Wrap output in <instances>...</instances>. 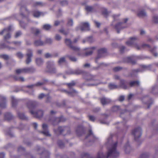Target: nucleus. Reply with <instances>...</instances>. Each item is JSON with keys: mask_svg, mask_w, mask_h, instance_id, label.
Wrapping results in <instances>:
<instances>
[{"mask_svg": "<svg viewBox=\"0 0 158 158\" xmlns=\"http://www.w3.org/2000/svg\"><path fill=\"white\" fill-rule=\"evenodd\" d=\"M138 40V38L135 36L133 37L130 38L129 40L126 42L127 44L129 46H133L138 50L141 49L142 48L146 47L149 48L150 46L148 44H143L141 46H139L135 43V41Z\"/></svg>", "mask_w": 158, "mask_h": 158, "instance_id": "obj_1", "label": "nucleus"}, {"mask_svg": "<svg viewBox=\"0 0 158 158\" xmlns=\"http://www.w3.org/2000/svg\"><path fill=\"white\" fill-rule=\"evenodd\" d=\"M35 70V69L33 67L27 68L18 69L15 70V73L17 74L23 73H27L33 72Z\"/></svg>", "mask_w": 158, "mask_h": 158, "instance_id": "obj_2", "label": "nucleus"}, {"mask_svg": "<svg viewBox=\"0 0 158 158\" xmlns=\"http://www.w3.org/2000/svg\"><path fill=\"white\" fill-rule=\"evenodd\" d=\"M128 20L127 19H125L124 20V22L118 23L115 26L118 33H119V31L127 27L126 23Z\"/></svg>", "mask_w": 158, "mask_h": 158, "instance_id": "obj_3", "label": "nucleus"}, {"mask_svg": "<svg viewBox=\"0 0 158 158\" xmlns=\"http://www.w3.org/2000/svg\"><path fill=\"white\" fill-rule=\"evenodd\" d=\"M132 134L134 137L135 140H137V139L139 138L142 134L141 129L139 127L134 129L132 131Z\"/></svg>", "mask_w": 158, "mask_h": 158, "instance_id": "obj_4", "label": "nucleus"}, {"mask_svg": "<svg viewBox=\"0 0 158 158\" xmlns=\"http://www.w3.org/2000/svg\"><path fill=\"white\" fill-rule=\"evenodd\" d=\"M47 68L48 69L49 72L51 73H55L56 72V69L54 66V64L53 61H49L47 63Z\"/></svg>", "mask_w": 158, "mask_h": 158, "instance_id": "obj_5", "label": "nucleus"}, {"mask_svg": "<svg viewBox=\"0 0 158 158\" xmlns=\"http://www.w3.org/2000/svg\"><path fill=\"white\" fill-rule=\"evenodd\" d=\"M79 29L81 31H85L89 30V25L88 23H82L77 27V30Z\"/></svg>", "mask_w": 158, "mask_h": 158, "instance_id": "obj_6", "label": "nucleus"}, {"mask_svg": "<svg viewBox=\"0 0 158 158\" xmlns=\"http://www.w3.org/2000/svg\"><path fill=\"white\" fill-rule=\"evenodd\" d=\"M65 42L66 44L71 49L75 51H78L79 50L80 48L78 47L73 46L71 40L69 39H65Z\"/></svg>", "mask_w": 158, "mask_h": 158, "instance_id": "obj_7", "label": "nucleus"}, {"mask_svg": "<svg viewBox=\"0 0 158 158\" xmlns=\"http://www.w3.org/2000/svg\"><path fill=\"white\" fill-rule=\"evenodd\" d=\"M30 112L34 116L38 118L42 117L44 114L43 111L41 109H38L35 112H34L32 110H30Z\"/></svg>", "mask_w": 158, "mask_h": 158, "instance_id": "obj_8", "label": "nucleus"}, {"mask_svg": "<svg viewBox=\"0 0 158 158\" xmlns=\"http://www.w3.org/2000/svg\"><path fill=\"white\" fill-rule=\"evenodd\" d=\"M11 26H10L7 28H6L4 29L1 33V34H2L4 33H7V35L5 36L4 39L6 40L10 39V38L11 36L9 32L11 30Z\"/></svg>", "mask_w": 158, "mask_h": 158, "instance_id": "obj_9", "label": "nucleus"}, {"mask_svg": "<svg viewBox=\"0 0 158 158\" xmlns=\"http://www.w3.org/2000/svg\"><path fill=\"white\" fill-rule=\"evenodd\" d=\"M27 58L26 60L27 64H29L31 61V58L32 56V51L31 49H28L27 53Z\"/></svg>", "mask_w": 158, "mask_h": 158, "instance_id": "obj_10", "label": "nucleus"}, {"mask_svg": "<svg viewBox=\"0 0 158 158\" xmlns=\"http://www.w3.org/2000/svg\"><path fill=\"white\" fill-rule=\"evenodd\" d=\"M42 128L43 131L41 132L46 136H50L51 135L48 130L47 125L45 124H43L42 125Z\"/></svg>", "mask_w": 158, "mask_h": 158, "instance_id": "obj_11", "label": "nucleus"}, {"mask_svg": "<svg viewBox=\"0 0 158 158\" xmlns=\"http://www.w3.org/2000/svg\"><path fill=\"white\" fill-rule=\"evenodd\" d=\"M151 65H149L148 66H146L145 65H142L141 66V68L142 69H135L132 70V72L133 73H136L139 72H142L144 71H145L149 69L150 68Z\"/></svg>", "mask_w": 158, "mask_h": 158, "instance_id": "obj_12", "label": "nucleus"}, {"mask_svg": "<svg viewBox=\"0 0 158 158\" xmlns=\"http://www.w3.org/2000/svg\"><path fill=\"white\" fill-rule=\"evenodd\" d=\"M106 52V50L105 48H101L98 50V56L96 59L103 56V55Z\"/></svg>", "mask_w": 158, "mask_h": 158, "instance_id": "obj_13", "label": "nucleus"}, {"mask_svg": "<svg viewBox=\"0 0 158 158\" xmlns=\"http://www.w3.org/2000/svg\"><path fill=\"white\" fill-rule=\"evenodd\" d=\"M82 71L79 69H77L76 70H73L70 69L69 71L66 72V73L68 74H79L82 73Z\"/></svg>", "mask_w": 158, "mask_h": 158, "instance_id": "obj_14", "label": "nucleus"}, {"mask_svg": "<svg viewBox=\"0 0 158 158\" xmlns=\"http://www.w3.org/2000/svg\"><path fill=\"white\" fill-rule=\"evenodd\" d=\"M6 98L4 97L0 96V107L2 108H4L6 107L5 103Z\"/></svg>", "mask_w": 158, "mask_h": 158, "instance_id": "obj_15", "label": "nucleus"}, {"mask_svg": "<svg viewBox=\"0 0 158 158\" xmlns=\"http://www.w3.org/2000/svg\"><path fill=\"white\" fill-rule=\"evenodd\" d=\"M35 103L36 102L34 101L29 100L27 103V106L29 109H31L34 107Z\"/></svg>", "mask_w": 158, "mask_h": 158, "instance_id": "obj_16", "label": "nucleus"}, {"mask_svg": "<svg viewBox=\"0 0 158 158\" xmlns=\"http://www.w3.org/2000/svg\"><path fill=\"white\" fill-rule=\"evenodd\" d=\"M100 101L102 104L104 105L109 103L111 102V101L109 99L102 98L100 99Z\"/></svg>", "mask_w": 158, "mask_h": 158, "instance_id": "obj_17", "label": "nucleus"}, {"mask_svg": "<svg viewBox=\"0 0 158 158\" xmlns=\"http://www.w3.org/2000/svg\"><path fill=\"white\" fill-rule=\"evenodd\" d=\"M44 43L40 39L36 40L34 41V44L35 46H41L44 45Z\"/></svg>", "mask_w": 158, "mask_h": 158, "instance_id": "obj_18", "label": "nucleus"}, {"mask_svg": "<svg viewBox=\"0 0 158 158\" xmlns=\"http://www.w3.org/2000/svg\"><path fill=\"white\" fill-rule=\"evenodd\" d=\"M137 15L140 17H143L146 16L147 14L144 10H139L138 11Z\"/></svg>", "mask_w": 158, "mask_h": 158, "instance_id": "obj_19", "label": "nucleus"}, {"mask_svg": "<svg viewBox=\"0 0 158 158\" xmlns=\"http://www.w3.org/2000/svg\"><path fill=\"white\" fill-rule=\"evenodd\" d=\"M35 62L38 66H40L43 64L44 60L41 58H37L35 59Z\"/></svg>", "mask_w": 158, "mask_h": 158, "instance_id": "obj_20", "label": "nucleus"}, {"mask_svg": "<svg viewBox=\"0 0 158 158\" xmlns=\"http://www.w3.org/2000/svg\"><path fill=\"white\" fill-rule=\"evenodd\" d=\"M120 86L124 89H126L128 88V87L126 85V82L123 80L120 81Z\"/></svg>", "mask_w": 158, "mask_h": 158, "instance_id": "obj_21", "label": "nucleus"}, {"mask_svg": "<svg viewBox=\"0 0 158 158\" xmlns=\"http://www.w3.org/2000/svg\"><path fill=\"white\" fill-rule=\"evenodd\" d=\"M129 85L131 87L135 86H139V82L138 81H133L129 83Z\"/></svg>", "mask_w": 158, "mask_h": 158, "instance_id": "obj_22", "label": "nucleus"}, {"mask_svg": "<svg viewBox=\"0 0 158 158\" xmlns=\"http://www.w3.org/2000/svg\"><path fill=\"white\" fill-rule=\"evenodd\" d=\"M76 132L78 135H80L83 133V129L82 127H78L76 130Z\"/></svg>", "mask_w": 158, "mask_h": 158, "instance_id": "obj_23", "label": "nucleus"}, {"mask_svg": "<svg viewBox=\"0 0 158 158\" xmlns=\"http://www.w3.org/2000/svg\"><path fill=\"white\" fill-rule=\"evenodd\" d=\"M89 52H86L85 55V56H88L91 55L93 53V50L95 49L94 47H92L89 48Z\"/></svg>", "mask_w": 158, "mask_h": 158, "instance_id": "obj_24", "label": "nucleus"}, {"mask_svg": "<svg viewBox=\"0 0 158 158\" xmlns=\"http://www.w3.org/2000/svg\"><path fill=\"white\" fill-rule=\"evenodd\" d=\"M68 129V128L66 127H59L57 131H55V132L57 133L58 131H59L60 134L62 133L64 131L67 130Z\"/></svg>", "mask_w": 158, "mask_h": 158, "instance_id": "obj_25", "label": "nucleus"}, {"mask_svg": "<svg viewBox=\"0 0 158 158\" xmlns=\"http://www.w3.org/2000/svg\"><path fill=\"white\" fill-rule=\"evenodd\" d=\"M5 118L7 120H9L13 118V117L10 113H6L5 115Z\"/></svg>", "mask_w": 158, "mask_h": 158, "instance_id": "obj_26", "label": "nucleus"}, {"mask_svg": "<svg viewBox=\"0 0 158 158\" xmlns=\"http://www.w3.org/2000/svg\"><path fill=\"white\" fill-rule=\"evenodd\" d=\"M12 105L13 107H15L16 105L18 100H16L14 96L11 97Z\"/></svg>", "mask_w": 158, "mask_h": 158, "instance_id": "obj_27", "label": "nucleus"}, {"mask_svg": "<svg viewBox=\"0 0 158 158\" xmlns=\"http://www.w3.org/2000/svg\"><path fill=\"white\" fill-rule=\"evenodd\" d=\"M43 13L38 11H35L33 12V15L35 17H38L42 15Z\"/></svg>", "mask_w": 158, "mask_h": 158, "instance_id": "obj_28", "label": "nucleus"}, {"mask_svg": "<svg viewBox=\"0 0 158 158\" xmlns=\"http://www.w3.org/2000/svg\"><path fill=\"white\" fill-rule=\"evenodd\" d=\"M32 30L33 33L36 35H38L40 32L39 29L36 28H33L32 29Z\"/></svg>", "mask_w": 158, "mask_h": 158, "instance_id": "obj_29", "label": "nucleus"}, {"mask_svg": "<svg viewBox=\"0 0 158 158\" xmlns=\"http://www.w3.org/2000/svg\"><path fill=\"white\" fill-rule=\"evenodd\" d=\"M108 86L109 88L111 89H117L118 88L117 85L112 83H110Z\"/></svg>", "mask_w": 158, "mask_h": 158, "instance_id": "obj_30", "label": "nucleus"}, {"mask_svg": "<svg viewBox=\"0 0 158 158\" xmlns=\"http://www.w3.org/2000/svg\"><path fill=\"white\" fill-rule=\"evenodd\" d=\"M18 115L19 117L21 119L25 120L26 119H27V118L23 113H18Z\"/></svg>", "mask_w": 158, "mask_h": 158, "instance_id": "obj_31", "label": "nucleus"}, {"mask_svg": "<svg viewBox=\"0 0 158 158\" xmlns=\"http://www.w3.org/2000/svg\"><path fill=\"white\" fill-rule=\"evenodd\" d=\"M88 81H91L93 80V77L90 74H88L85 78Z\"/></svg>", "mask_w": 158, "mask_h": 158, "instance_id": "obj_32", "label": "nucleus"}, {"mask_svg": "<svg viewBox=\"0 0 158 158\" xmlns=\"http://www.w3.org/2000/svg\"><path fill=\"white\" fill-rule=\"evenodd\" d=\"M65 120L64 118L63 117L60 118H55V121L57 123L60 122H63Z\"/></svg>", "mask_w": 158, "mask_h": 158, "instance_id": "obj_33", "label": "nucleus"}, {"mask_svg": "<svg viewBox=\"0 0 158 158\" xmlns=\"http://www.w3.org/2000/svg\"><path fill=\"white\" fill-rule=\"evenodd\" d=\"M153 21L155 23H158V15H156L153 16Z\"/></svg>", "mask_w": 158, "mask_h": 158, "instance_id": "obj_34", "label": "nucleus"}, {"mask_svg": "<svg viewBox=\"0 0 158 158\" xmlns=\"http://www.w3.org/2000/svg\"><path fill=\"white\" fill-rule=\"evenodd\" d=\"M1 48H6L9 50H12L15 49V48L12 47H10L8 46H6L5 44H2L1 45Z\"/></svg>", "mask_w": 158, "mask_h": 158, "instance_id": "obj_35", "label": "nucleus"}, {"mask_svg": "<svg viewBox=\"0 0 158 158\" xmlns=\"http://www.w3.org/2000/svg\"><path fill=\"white\" fill-rule=\"evenodd\" d=\"M156 49V47H154L150 49L151 52L153 54L154 56H157L158 55L157 53L155 52Z\"/></svg>", "mask_w": 158, "mask_h": 158, "instance_id": "obj_36", "label": "nucleus"}, {"mask_svg": "<svg viewBox=\"0 0 158 158\" xmlns=\"http://www.w3.org/2000/svg\"><path fill=\"white\" fill-rule=\"evenodd\" d=\"M125 151L126 153H128L130 152L131 148L128 144H127L125 146Z\"/></svg>", "mask_w": 158, "mask_h": 158, "instance_id": "obj_37", "label": "nucleus"}, {"mask_svg": "<svg viewBox=\"0 0 158 158\" xmlns=\"http://www.w3.org/2000/svg\"><path fill=\"white\" fill-rule=\"evenodd\" d=\"M158 91V88L156 86L153 87L152 88V93L156 94Z\"/></svg>", "mask_w": 158, "mask_h": 158, "instance_id": "obj_38", "label": "nucleus"}, {"mask_svg": "<svg viewBox=\"0 0 158 158\" xmlns=\"http://www.w3.org/2000/svg\"><path fill=\"white\" fill-rule=\"evenodd\" d=\"M65 58L64 57L61 58L58 61L59 64H61L65 62Z\"/></svg>", "mask_w": 158, "mask_h": 158, "instance_id": "obj_39", "label": "nucleus"}, {"mask_svg": "<svg viewBox=\"0 0 158 158\" xmlns=\"http://www.w3.org/2000/svg\"><path fill=\"white\" fill-rule=\"evenodd\" d=\"M14 78L16 81H24V78L22 77H14Z\"/></svg>", "mask_w": 158, "mask_h": 158, "instance_id": "obj_40", "label": "nucleus"}, {"mask_svg": "<svg viewBox=\"0 0 158 158\" xmlns=\"http://www.w3.org/2000/svg\"><path fill=\"white\" fill-rule=\"evenodd\" d=\"M51 27V26L48 24H45L43 26V28L46 30H48Z\"/></svg>", "mask_w": 158, "mask_h": 158, "instance_id": "obj_41", "label": "nucleus"}, {"mask_svg": "<svg viewBox=\"0 0 158 158\" xmlns=\"http://www.w3.org/2000/svg\"><path fill=\"white\" fill-rule=\"evenodd\" d=\"M21 11H24V14L26 15L28 13V11L27 9V8L24 6H22L21 8Z\"/></svg>", "mask_w": 158, "mask_h": 158, "instance_id": "obj_42", "label": "nucleus"}, {"mask_svg": "<svg viewBox=\"0 0 158 158\" xmlns=\"http://www.w3.org/2000/svg\"><path fill=\"white\" fill-rule=\"evenodd\" d=\"M119 106H114L112 109V110L114 112L118 111L119 110Z\"/></svg>", "mask_w": 158, "mask_h": 158, "instance_id": "obj_43", "label": "nucleus"}, {"mask_svg": "<svg viewBox=\"0 0 158 158\" xmlns=\"http://www.w3.org/2000/svg\"><path fill=\"white\" fill-rule=\"evenodd\" d=\"M75 83L74 81H72L71 82L67 84L68 87L69 88H71L72 87L75 85Z\"/></svg>", "mask_w": 158, "mask_h": 158, "instance_id": "obj_44", "label": "nucleus"}, {"mask_svg": "<svg viewBox=\"0 0 158 158\" xmlns=\"http://www.w3.org/2000/svg\"><path fill=\"white\" fill-rule=\"evenodd\" d=\"M59 31L65 35H67L69 32L68 31H65L63 29H60Z\"/></svg>", "mask_w": 158, "mask_h": 158, "instance_id": "obj_45", "label": "nucleus"}, {"mask_svg": "<svg viewBox=\"0 0 158 158\" xmlns=\"http://www.w3.org/2000/svg\"><path fill=\"white\" fill-rule=\"evenodd\" d=\"M73 24V22L72 19H68V25L69 26H72Z\"/></svg>", "mask_w": 158, "mask_h": 158, "instance_id": "obj_46", "label": "nucleus"}, {"mask_svg": "<svg viewBox=\"0 0 158 158\" xmlns=\"http://www.w3.org/2000/svg\"><path fill=\"white\" fill-rule=\"evenodd\" d=\"M68 57L69 59L72 61L76 62L77 60V59L74 56H69Z\"/></svg>", "mask_w": 158, "mask_h": 158, "instance_id": "obj_47", "label": "nucleus"}, {"mask_svg": "<svg viewBox=\"0 0 158 158\" xmlns=\"http://www.w3.org/2000/svg\"><path fill=\"white\" fill-rule=\"evenodd\" d=\"M86 10L88 12H90L92 10L93 8L92 7L89 6H86L85 8Z\"/></svg>", "mask_w": 158, "mask_h": 158, "instance_id": "obj_48", "label": "nucleus"}, {"mask_svg": "<svg viewBox=\"0 0 158 158\" xmlns=\"http://www.w3.org/2000/svg\"><path fill=\"white\" fill-rule=\"evenodd\" d=\"M86 40L89 43H92L94 41V39L92 37H89L86 38Z\"/></svg>", "mask_w": 158, "mask_h": 158, "instance_id": "obj_49", "label": "nucleus"}, {"mask_svg": "<svg viewBox=\"0 0 158 158\" xmlns=\"http://www.w3.org/2000/svg\"><path fill=\"white\" fill-rule=\"evenodd\" d=\"M60 4L62 6H64L68 4V2L67 1H63L60 2Z\"/></svg>", "mask_w": 158, "mask_h": 158, "instance_id": "obj_50", "label": "nucleus"}, {"mask_svg": "<svg viewBox=\"0 0 158 158\" xmlns=\"http://www.w3.org/2000/svg\"><path fill=\"white\" fill-rule=\"evenodd\" d=\"M1 57L5 60H7L9 59V57L7 55H1Z\"/></svg>", "mask_w": 158, "mask_h": 158, "instance_id": "obj_51", "label": "nucleus"}, {"mask_svg": "<svg viewBox=\"0 0 158 158\" xmlns=\"http://www.w3.org/2000/svg\"><path fill=\"white\" fill-rule=\"evenodd\" d=\"M17 56L19 58H22L23 57V55L21 52H18L17 53Z\"/></svg>", "mask_w": 158, "mask_h": 158, "instance_id": "obj_52", "label": "nucleus"}, {"mask_svg": "<svg viewBox=\"0 0 158 158\" xmlns=\"http://www.w3.org/2000/svg\"><path fill=\"white\" fill-rule=\"evenodd\" d=\"M22 35V33L20 31H18L16 32L15 37V38H17Z\"/></svg>", "mask_w": 158, "mask_h": 158, "instance_id": "obj_53", "label": "nucleus"}, {"mask_svg": "<svg viewBox=\"0 0 158 158\" xmlns=\"http://www.w3.org/2000/svg\"><path fill=\"white\" fill-rule=\"evenodd\" d=\"M112 138L111 137H109L107 139V141H106V144H108L109 143H112Z\"/></svg>", "mask_w": 158, "mask_h": 158, "instance_id": "obj_54", "label": "nucleus"}, {"mask_svg": "<svg viewBox=\"0 0 158 158\" xmlns=\"http://www.w3.org/2000/svg\"><path fill=\"white\" fill-rule=\"evenodd\" d=\"M58 144L60 147L62 148L64 146V143L61 140L58 141Z\"/></svg>", "mask_w": 158, "mask_h": 158, "instance_id": "obj_55", "label": "nucleus"}, {"mask_svg": "<svg viewBox=\"0 0 158 158\" xmlns=\"http://www.w3.org/2000/svg\"><path fill=\"white\" fill-rule=\"evenodd\" d=\"M94 22L95 25L98 27H99L101 25V24L100 23L98 22L97 21L95 20H94Z\"/></svg>", "mask_w": 158, "mask_h": 158, "instance_id": "obj_56", "label": "nucleus"}, {"mask_svg": "<svg viewBox=\"0 0 158 158\" xmlns=\"http://www.w3.org/2000/svg\"><path fill=\"white\" fill-rule=\"evenodd\" d=\"M61 37L59 35L57 34L55 36V39L56 40L59 41L61 40Z\"/></svg>", "mask_w": 158, "mask_h": 158, "instance_id": "obj_57", "label": "nucleus"}, {"mask_svg": "<svg viewBox=\"0 0 158 158\" xmlns=\"http://www.w3.org/2000/svg\"><path fill=\"white\" fill-rule=\"evenodd\" d=\"M89 118L90 121H94L95 120V117L93 116L89 115Z\"/></svg>", "mask_w": 158, "mask_h": 158, "instance_id": "obj_58", "label": "nucleus"}, {"mask_svg": "<svg viewBox=\"0 0 158 158\" xmlns=\"http://www.w3.org/2000/svg\"><path fill=\"white\" fill-rule=\"evenodd\" d=\"M148 155L147 153L143 154L141 156V158H148Z\"/></svg>", "mask_w": 158, "mask_h": 158, "instance_id": "obj_59", "label": "nucleus"}, {"mask_svg": "<svg viewBox=\"0 0 158 158\" xmlns=\"http://www.w3.org/2000/svg\"><path fill=\"white\" fill-rule=\"evenodd\" d=\"M45 41L48 44H51L52 42V40L50 38H47Z\"/></svg>", "mask_w": 158, "mask_h": 158, "instance_id": "obj_60", "label": "nucleus"}, {"mask_svg": "<svg viewBox=\"0 0 158 158\" xmlns=\"http://www.w3.org/2000/svg\"><path fill=\"white\" fill-rule=\"evenodd\" d=\"M45 57L46 58H50L52 57V55L49 53H47L45 54Z\"/></svg>", "mask_w": 158, "mask_h": 158, "instance_id": "obj_61", "label": "nucleus"}, {"mask_svg": "<svg viewBox=\"0 0 158 158\" xmlns=\"http://www.w3.org/2000/svg\"><path fill=\"white\" fill-rule=\"evenodd\" d=\"M126 62H131V57H127L125 58Z\"/></svg>", "mask_w": 158, "mask_h": 158, "instance_id": "obj_62", "label": "nucleus"}, {"mask_svg": "<svg viewBox=\"0 0 158 158\" xmlns=\"http://www.w3.org/2000/svg\"><path fill=\"white\" fill-rule=\"evenodd\" d=\"M121 69V68L119 67H115L114 68L113 70L114 71L116 72L120 70Z\"/></svg>", "mask_w": 158, "mask_h": 158, "instance_id": "obj_63", "label": "nucleus"}, {"mask_svg": "<svg viewBox=\"0 0 158 158\" xmlns=\"http://www.w3.org/2000/svg\"><path fill=\"white\" fill-rule=\"evenodd\" d=\"M25 150V149L24 148H23V147H21V146H20L18 148V151L19 152H20V151H24Z\"/></svg>", "mask_w": 158, "mask_h": 158, "instance_id": "obj_64", "label": "nucleus"}]
</instances>
